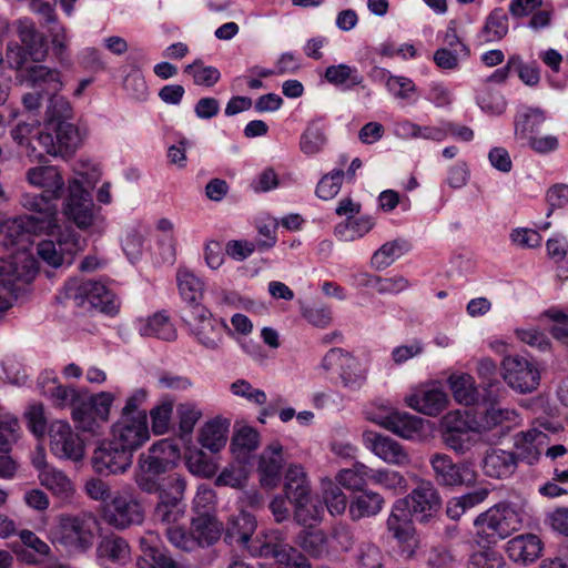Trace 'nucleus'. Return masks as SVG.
<instances>
[{"instance_id":"f257e3e1","label":"nucleus","mask_w":568,"mask_h":568,"mask_svg":"<svg viewBox=\"0 0 568 568\" xmlns=\"http://www.w3.org/2000/svg\"><path fill=\"white\" fill-rule=\"evenodd\" d=\"M52 195L47 193H23L20 204L33 214H24L13 220V225L23 233L47 234L50 239L37 245L39 257L52 267L70 265L74 255L83 250V241L70 229L61 230L58 224V206Z\"/></svg>"},{"instance_id":"f03ea898","label":"nucleus","mask_w":568,"mask_h":568,"mask_svg":"<svg viewBox=\"0 0 568 568\" xmlns=\"http://www.w3.org/2000/svg\"><path fill=\"white\" fill-rule=\"evenodd\" d=\"M74 173L79 178L69 181L63 213L79 229L85 230L94 221V203L89 189L98 183L101 172L92 163L79 161L74 168Z\"/></svg>"},{"instance_id":"7ed1b4c3","label":"nucleus","mask_w":568,"mask_h":568,"mask_svg":"<svg viewBox=\"0 0 568 568\" xmlns=\"http://www.w3.org/2000/svg\"><path fill=\"white\" fill-rule=\"evenodd\" d=\"M99 530V518L91 511L61 514L51 528L50 538L53 545L68 552L84 554L92 548Z\"/></svg>"},{"instance_id":"20e7f679","label":"nucleus","mask_w":568,"mask_h":568,"mask_svg":"<svg viewBox=\"0 0 568 568\" xmlns=\"http://www.w3.org/2000/svg\"><path fill=\"white\" fill-rule=\"evenodd\" d=\"M223 526L216 517L201 514L193 517L190 528L172 526L166 528V538L172 546L186 552L216 544L222 535Z\"/></svg>"},{"instance_id":"39448f33","label":"nucleus","mask_w":568,"mask_h":568,"mask_svg":"<svg viewBox=\"0 0 568 568\" xmlns=\"http://www.w3.org/2000/svg\"><path fill=\"white\" fill-rule=\"evenodd\" d=\"M521 514L510 504L499 503L474 520L478 544L494 545L521 528Z\"/></svg>"},{"instance_id":"423d86ee","label":"nucleus","mask_w":568,"mask_h":568,"mask_svg":"<svg viewBox=\"0 0 568 568\" xmlns=\"http://www.w3.org/2000/svg\"><path fill=\"white\" fill-rule=\"evenodd\" d=\"M81 143L78 128L69 121H59L51 132H38L32 142L28 143L27 155L31 160L42 161L43 152L52 156L68 158L75 152Z\"/></svg>"},{"instance_id":"0eeeda50","label":"nucleus","mask_w":568,"mask_h":568,"mask_svg":"<svg viewBox=\"0 0 568 568\" xmlns=\"http://www.w3.org/2000/svg\"><path fill=\"white\" fill-rule=\"evenodd\" d=\"M16 31L21 41L10 42L7 47L6 60L10 68L21 69L30 59L33 62H41L48 54L47 40L40 33L31 19L22 18L16 21Z\"/></svg>"},{"instance_id":"6e6552de","label":"nucleus","mask_w":568,"mask_h":568,"mask_svg":"<svg viewBox=\"0 0 568 568\" xmlns=\"http://www.w3.org/2000/svg\"><path fill=\"white\" fill-rule=\"evenodd\" d=\"M67 298L77 306L95 308L101 313L115 314L119 302L115 294L100 281L73 278L64 286Z\"/></svg>"},{"instance_id":"1a4fd4ad","label":"nucleus","mask_w":568,"mask_h":568,"mask_svg":"<svg viewBox=\"0 0 568 568\" xmlns=\"http://www.w3.org/2000/svg\"><path fill=\"white\" fill-rule=\"evenodd\" d=\"M186 481L181 475L173 473L166 476V483L158 495L153 518L155 521L166 525L168 528L176 526L185 515Z\"/></svg>"},{"instance_id":"9d476101","label":"nucleus","mask_w":568,"mask_h":568,"mask_svg":"<svg viewBox=\"0 0 568 568\" xmlns=\"http://www.w3.org/2000/svg\"><path fill=\"white\" fill-rule=\"evenodd\" d=\"M113 400L114 397L109 392L95 395L85 392L71 413L77 427L82 432L99 435L102 425L109 419Z\"/></svg>"},{"instance_id":"9b49d317","label":"nucleus","mask_w":568,"mask_h":568,"mask_svg":"<svg viewBox=\"0 0 568 568\" xmlns=\"http://www.w3.org/2000/svg\"><path fill=\"white\" fill-rule=\"evenodd\" d=\"M498 397L499 394H491V390L485 395L484 399L489 402L490 406L476 412L470 419H466L469 430L481 435L495 430V435L501 436L517 425V412L499 406Z\"/></svg>"},{"instance_id":"f8f14e48","label":"nucleus","mask_w":568,"mask_h":568,"mask_svg":"<svg viewBox=\"0 0 568 568\" xmlns=\"http://www.w3.org/2000/svg\"><path fill=\"white\" fill-rule=\"evenodd\" d=\"M190 333L207 349H217L225 329L224 321L216 318L202 304H195L183 317Z\"/></svg>"},{"instance_id":"ddd939ff","label":"nucleus","mask_w":568,"mask_h":568,"mask_svg":"<svg viewBox=\"0 0 568 568\" xmlns=\"http://www.w3.org/2000/svg\"><path fill=\"white\" fill-rule=\"evenodd\" d=\"M103 518L110 526L125 529L140 525L144 519V511L141 503L131 493H116L104 506Z\"/></svg>"},{"instance_id":"4468645a","label":"nucleus","mask_w":568,"mask_h":568,"mask_svg":"<svg viewBox=\"0 0 568 568\" xmlns=\"http://www.w3.org/2000/svg\"><path fill=\"white\" fill-rule=\"evenodd\" d=\"M50 449L61 459L79 462L83 458L85 446L83 439L65 420H54L48 428Z\"/></svg>"},{"instance_id":"2eb2a0df","label":"nucleus","mask_w":568,"mask_h":568,"mask_svg":"<svg viewBox=\"0 0 568 568\" xmlns=\"http://www.w3.org/2000/svg\"><path fill=\"white\" fill-rule=\"evenodd\" d=\"M150 438L146 415L120 417L112 426V442L131 454L143 446Z\"/></svg>"},{"instance_id":"dca6fc26","label":"nucleus","mask_w":568,"mask_h":568,"mask_svg":"<svg viewBox=\"0 0 568 568\" xmlns=\"http://www.w3.org/2000/svg\"><path fill=\"white\" fill-rule=\"evenodd\" d=\"M434 478L439 486L455 487L471 485L476 480L474 469L464 463L456 464L453 459L442 453H435L429 457Z\"/></svg>"},{"instance_id":"f3484780","label":"nucleus","mask_w":568,"mask_h":568,"mask_svg":"<svg viewBox=\"0 0 568 568\" xmlns=\"http://www.w3.org/2000/svg\"><path fill=\"white\" fill-rule=\"evenodd\" d=\"M410 513L406 509V503L397 500L387 518L388 532L397 540L402 554L410 558L418 547L415 528L412 525Z\"/></svg>"},{"instance_id":"a211bd4d","label":"nucleus","mask_w":568,"mask_h":568,"mask_svg":"<svg viewBox=\"0 0 568 568\" xmlns=\"http://www.w3.org/2000/svg\"><path fill=\"white\" fill-rule=\"evenodd\" d=\"M504 379L519 393H530L539 385L540 375L535 364L525 357L508 356L503 361Z\"/></svg>"},{"instance_id":"6ab92c4d","label":"nucleus","mask_w":568,"mask_h":568,"mask_svg":"<svg viewBox=\"0 0 568 568\" xmlns=\"http://www.w3.org/2000/svg\"><path fill=\"white\" fill-rule=\"evenodd\" d=\"M325 371L336 369L344 387L356 389L365 381L358 361L343 348H331L322 359Z\"/></svg>"},{"instance_id":"aec40b11","label":"nucleus","mask_w":568,"mask_h":568,"mask_svg":"<svg viewBox=\"0 0 568 568\" xmlns=\"http://www.w3.org/2000/svg\"><path fill=\"white\" fill-rule=\"evenodd\" d=\"M132 456L112 440L99 445L92 455L93 469L103 476L122 474L132 465Z\"/></svg>"},{"instance_id":"412c9836","label":"nucleus","mask_w":568,"mask_h":568,"mask_svg":"<svg viewBox=\"0 0 568 568\" xmlns=\"http://www.w3.org/2000/svg\"><path fill=\"white\" fill-rule=\"evenodd\" d=\"M374 422L409 440H419L426 437L429 430L428 420L406 412L392 410Z\"/></svg>"},{"instance_id":"4be33fe9","label":"nucleus","mask_w":568,"mask_h":568,"mask_svg":"<svg viewBox=\"0 0 568 568\" xmlns=\"http://www.w3.org/2000/svg\"><path fill=\"white\" fill-rule=\"evenodd\" d=\"M399 501L406 503V509L412 517L419 521H426L440 506V497L429 480H419L410 494Z\"/></svg>"},{"instance_id":"5701e85b","label":"nucleus","mask_w":568,"mask_h":568,"mask_svg":"<svg viewBox=\"0 0 568 568\" xmlns=\"http://www.w3.org/2000/svg\"><path fill=\"white\" fill-rule=\"evenodd\" d=\"M17 70L19 71L18 79L22 84L45 95L59 93L63 87L61 73L58 69L44 64H32Z\"/></svg>"},{"instance_id":"b1692460","label":"nucleus","mask_w":568,"mask_h":568,"mask_svg":"<svg viewBox=\"0 0 568 568\" xmlns=\"http://www.w3.org/2000/svg\"><path fill=\"white\" fill-rule=\"evenodd\" d=\"M284 449L280 442H271L261 453L257 464L260 483L263 487L273 489L282 479L284 466Z\"/></svg>"},{"instance_id":"393cba45","label":"nucleus","mask_w":568,"mask_h":568,"mask_svg":"<svg viewBox=\"0 0 568 568\" xmlns=\"http://www.w3.org/2000/svg\"><path fill=\"white\" fill-rule=\"evenodd\" d=\"M168 470L169 468L156 460V457L141 454L134 470V481L141 491L156 494L164 488L166 476L163 475Z\"/></svg>"},{"instance_id":"a878e982","label":"nucleus","mask_w":568,"mask_h":568,"mask_svg":"<svg viewBox=\"0 0 568 568\" xmlns=\"http://www.w3.org/2000/svg\"><path fill=\"white\" fill-rule=\"evenodd\" d=\"M363 437L367 448L384 462L397 466H404L409 463L407 452L395 439L374 432H366Z\"/></svg>"},{"instance_id":"bb28decb","label":"nucleus","mask_w":568,"mask_h":568,"mask_svg":"<svg viewBox=\"0 0 568 568\" xmlns=\"http://www.w3.org/2000/svg\"><path fill=\"white\" fill-rule=\"evenodd\" d=\"M256 527V518L252 514L242 510L227 519L224 529V540L229 545L243 546L248 550Z\"/></svg>"},{"instance_id":"cd10ccee","label":"nucleus","mask_w":568,"mask_h":568,"mask_svg":"<svg viewBox=\"0 0 568 568\" xmlns=\"http://www.w3.org/2000/svg\"><path fill=\"white\" fill-rule=\"evenodd\" d=\"M26 179L30 185L41 189L43 193L52 195L53 199H60L63 193L64 179L57 166L30 168L26 172Z\"/></svg>"},{"instance_id":"c85d7f7f","label":"nucleus","mask_w":568,"mask_h":568,"mask_svg":"<svg viewBox=\"0 0 568 568\" xmlns=\"http://www.w3.org/2000/svg\"><path fill=\"white\" fill-rule=\"evenodd\" d=\"M100 564L108 568L110 565L125 566L131 561V549L125 539L110 535L101 539L97 547Z\"/></svg>"},{"instance_id":"c756f323","label":"nucleus","mask_w":568,"mask_h":568,"mask_svg":"<svg viewBox=\"0 0 568 568\" xmlns=\"http://www.w3.org/2000/svg\"><path fill=\"white\" fill-rule=\"evenodd\" d=\"M141 557L138 559V568H179L176 561L161 549L154 532H148L140 539Z\"/></svg>"},{"instance_id":"7c9ffc66","label":"nucleus","mask_w":568,"mask_h":568,"mask_svg":"<svg viewBox=\"0 0 568 568\" xmlns=\"http://www.w3.org/2000/svg\"><path fill=\"white\" fill-rule=\"evenodd\" d=\"M541 550V540L534 534H523L511 538L506 548L509 558L523 565H529L538 559Z\"/></svg>"},{"instance_id":"2f4dec72","label":"nucleus","mask_w":568,"mask_h":568,"mask_svg":"<svg viewBox=\"0 0 568 568\" xmlns=\"http://www.w3.org/2000/svg\"><path fill=\"white\" fill-rule=\"evenodd\" d=\"M447 402V394L437 387L422 389L406 398L410 408L428 416H436L442 413Z\"/></svg>"},{"instance_id":"473e14b6","label":"nucleus","mask_w":568,"mask_h":568,"mask_svg":"<svg viewBox=\"0 0 568 568\" xmlns=\"http://www.w3.org/2000/svg\"><path fill=\"white\" fill-rule=\"evenodd\" d=\"M285 540L286 535L283 530L268 529L251 542L248 551L253 556L271 557L277 560V555L286 552V549L292 547Z\"/></svg>"},{"instance_id":"72a5a7b5","label":"nucleus","mask_w":568,"mask_h":568,"mask_svg":"<svg viewBox=\"0 0 568 568\" xmlns=\"http://www.w3.org/2000/svg\"><path fill=\"white\" fill-rule=\"evenodd\" d=\"M444 424L447 428L444 434L445 444L458 454H465L470 448V442L467 436V420L463 418L459 412L449 413L444 417Z\"/></svg>"},{"instance_id":"f704fd0d","label":"nucleus","mask_w":568,"mask_h":568,"mask_svg":"<svg viewBox=\"0 0 568 568\" xmlns=\"http://www.w3.org/2000/svg\"><path fill=\"white\" fill-rule=\"evenodd\" d=\"M546 120L545 111L540 108L521 105L515 115V135L518 140H527L537 134Z\"/></svg>"},{"instance_id":"c9c22d12","label":"nucleus","mask_w":568,"mask_h":568,"mask_svg":"<svg viewBox=\"0 0 568 568\" xmlns=\"http://www.w3.org/2000/svg\"><path fill=\"white\" fill-rule=\"evenodd\" d=\"M516 467L515 454L503 449L487 452L483 460V470L486 476L491 478L509 477Z\"/></svg>"},{"instance_id":"e433bc0d","label":"nucleus","mask_w":568,"mask_h":568,"mask_svg":"<svg viewBox=\"0 0 568 568\" xmlns=\"http://www.w3.org/2000/svg\"><path fill=\"white\" fill-rule=\"evenodd\" d=\"M136 327L141 336L156 337L168 342L176 338V329L164 312H159L148 318L139 320Z\"/></svg>"},{"instance_id":"4c0bfd02","label":"nucleus","mask_w":568,"mask_h":568,"mask_svg":"<svg viewBox=\"0 0 568 568\" xmlns=\"http://www.w3.org/2000/svg\"><path fill=\"white\" fill-rule=\"evenodd\" d=\"M230 420L223 417H215L204 424L200 434L202 447L212 453L220 452L227 442Z\"/></svg>"},{"instance_id":"58836bf2","label":"nucleus","mask_w":568,"mask_h":568,"mask_svg":"<svg viewBox=\"0 0 568 568\" xmlns=\"http://www.w3.org/2000/svg\"><path fill=\"white\" fill-rule=\"evenodd\" d=\"M547 436L536 428L523 433L516 440V463L523 460L529 465L536 463L540 456V446L545 444Z\"/></svg>"},{"instance_id":"ea45409f","label":"nucleus","mask_w":568,"mask_h":568,"mask_svg":"<svg viewBox=\"0 0 568 568\" xmlns=\"http://www.w3.org/2000/svg\"><path fill=\"white\" fill-rule=\"evenodd\" d=\"M39 480L42 486L62 500L69 499L74 493V485L71 479L62 470L54 467H44L39 473Z\"/></svg>"},{"instance_id":"a19ab883","label":"nucleus","mask_w":568,"mask_h":568,"mask_svg":"<svg viewBox=\"0 0 568 568\" xmlns=\"http://www.w3.org/2000/svg\"><path fill=\"white\" fill-rule=\"evenodd\" d=\"M290 501L294 506L293 518L296 524L311 527L322 519L323 507L312 501L310 493H300V496L291 498Z\"/></svg>"},{"instance_id":"79ce46f5","label":"nucleus","mask_w":568,"mask_h":568,"mask_svg":"<svg viewBox=\"0 0 568 568\" xmlns=\"http://www.w3.org/2000/svg\"><path fill=\"white\" fill-rule=\"evenodd\" d=\"M324 78L328 83L343 88L344 90H351L354 87L361 85L364 81L363 75L356 67L345 63L327 67Z\"/></svg>"},{"instance_id":"37998d69","label":"nucleus","mask_w":568,"mask_h":568,"mask_svg":"<svg viewBox=\"0 0 568 568\" xmlns=\"http://www.w3.org/2000/svg\"><path fill=\"white\" fill-rule=\"evenodd\" d=\"M384 505V498L374 491H363L349 504L348 513L352 520H361L377 515Z\"/></svg>"},{"instance_id":"c03bdc74","label":"nucleus","mask_w":568,"mask_h":568,"mask_svg":"<svg viewBox=\"0 0 568 568\" xmlns=\"http://www.w3.org/2000/svg\"><path fill=\"white\" fill-rule=\"evenodd\" d=\"M176 282L181 297L192 308L203 296L204 284L200 277L187 268H179Z\"/></svg>"},{"instance_id":"a18cd8bd","label":"nucleus","mask_w":568,"mask_h":568,"mask_svg":"<svg viewBox=\"0 0 568 568\" xmlns=\"http://www.w3.org/2000/svg\"><path fill=\"white\" fill-rule=\"evenodd\" d=\"M295 542L311 557L321 558L327 554V537L321 529L301 530Z\"/></svg>"},{"instance_id":"49530a36","label":"nucleus","mask_w":568,"mask_h":568,"mask_svg":"<svg viewBox=\"0 0 568 568\" xmlns=\"http://www.w3.org/2000/svg\"><path fill=\"white\" fill-rule=\"evenodd\" d=\"M507 32L508 17L501 8H496L486 18L480 37L485 42H496L501 40Z\"/></svg>"},{"instance_id":"de8ad7c7","label":"nucleus","mask_w":568,"mask_h":568,"mask_svg":"<svg viewBox=\"0 0 568 568\" xmlns=\"http://www.w3.org/2000/svg\"><path fill=\"white\" fill-rule=\"evenodd\" d=\"M374 226V221L369 216H362L355 220L348 219L335 226V235L344 242H353L363 237Z\"/></svg>"},{"instance_id":"09e8293b","label":"nucleus","mask_w":568,"mask_h":568,"mask_svg":"<svg viewBox=\"0 0 568 568\" xmlns=\"http://www.w3.org/2000/svg\"><path fill=\"white\" fill-rule=\"evenodd\" d=\"M385 561L382 549L369 541L359 544L354 555L355 568H384Z\"/></svg>"},{"instance_id":"8fccbe9b","label":"nucleus","mask_w":568,"mask_h":568,"mask_svg":"<svg viewBox=\"0 0 568 568\" xmlns=\"http://www.w3.org/2000/svg\"><path fill=\"white\" fill-rule=\"evenodd\" d=\"M449 387L455 399L463 405H471L477 400V389L471 376L467 374H453L448 378Z\"/></svg>"},{"instance_id":"3c124183","label":"nucleus","mask_w":568,"mask_h":568,"mask_svg":"<svg viewBox=\"0 0 568 568\" xmlns=\"http://www.w3.org/2000/svg\"><path fill=\"white\" fill-rule=\"evenodd\" d=\"M336 480L351 490H363L367 480H371V468L362 463H355L353 468L342 469Z\"/></svg>"},{"instance_id":"603ef678","label":"nucleus","mask_w":568,"mask_h":568,"mask_svg":"<svg viewBox=\"0 0 568 568\" xmlns=\"http://www.w3.org/2000/svg\"><path fill=\"white\" fill-rule=\"evenodd\" d=\"M284 491L290 499L300 496V493H311L306 473L301 465L288 466L285 473Z\"/></svg>"},{"instance_id":"864d4df0","label":"nucleus","mask_w":568,"mask_h":568,"mask_svg":"<svg viewBox=\"0 0 568 568\" xmlns=\"http://www.w3.org/2000/svg\"><path fill=\"white\" fill-rule=\"evenodd\" d=\"M185 466L193 475L212 477L217 471L216 464L200 449H192L185 455Z\"/></svg>"},{"instance_id":"5fc2aeb1","label":"nucleus","mask_w":568,"mask_h":568,"mask_svg":"<svg viewBox=\"0 0 568 568\" xmlns=\"http://www.w3.org/2000/svg\"><path fill=\"white\" fill-rule=\"evenodd\" d=\"M326 143L324 129L317 123H310L300 139V149L306 155L322 151Z\"/></svg>"},{"instance_id":"6e6d98bb","label":"nucleus","mask_w":568,"mask_h":568,"mask_svg":"<svg viewBox=\"0 0 568 568\" xmlns=\"http://www.w3.org/2000/svg\"><path fill=\"white\" fill-rule=\"evenodd\" d=\"M144 455L156 457V460L170 469L180 457V449L173 439L164 438L154 443Z\"/></svg>"},{"instance_id":"4d7b16f0","label":"nucleus","mask_w":568,"mask_h":568,"mask_svg":"<svg viewBox=\"0 0 568 568\" xmlns=\"http://www.w3.org/2000/svg\"><path fill=\"white\" fill-rule=\"evenodd\" d=\"M184 72L190 74L197 85L213 87L221 78V73L215 67H205L201 60L187 64Z\"/></svg>"},{"instance_id":"13d9d810","label":"nucleus","mask_w":568,"mask_h":568,"mask_svg":"<svg viewBox=\"0 0 568 568\" xmlns=\"http://www.w3.org/2000/svg\"><path fill=\"white\" fill-rule=\"evenodd\" d=\"M470 55L469 48L459 47V51L439 48L434 53L435 64L443 70H457L460 61L467 60Z\"/></svg>"},{"instance_id":"bf43d9fd","label":"nucleus","mask_w":568,"mask_h":568,"mask_svg":"<svg viewBox=\"0 0 568 568\" xmlns=\"http://www.w3.org/2000/svg\"><path fill=\"white\" fill-rule=\"evenodd\" d=\"M403 243L392 241L383 244L372 256L371 265L377 271L385 270L402 254Z\"/></svg>"},{"instance_id":"052dcab7","label":"nucleus","mask_w":568,"mask_h":568,"mask_svg":"<svg viewBox=\"0 0 568 568\" xmlns=\"http://www.w3.org/2000/svg\"><path fill=\"white\" fill-rule=\"evenodd\" d=\"M85 390L77 389L72 386L54 385L50 389V398L57 407H71L74 409Z\"/></svg>"},{"instance_id":"680f3d73","label":"nucleus","mask_w":568,"mask_h":568,"mask_svg":"<svg viewBox=\"0 0 568 568\" xmlns=\"http://www.w3.org/2000/svg\"><path fill=\"white\" fill-rule=\"evenodd\" d=\"M19 430L18 418L9 413L0 414V452L8 453L17 440Z\"/></svg>"},{"instance_id":"e2e57ef3","label":"nucleus","mask_w":568,"mask_h":568,"mask_svg":"<svg viewBox=\"0 0 568 568\" xmlns=\"http://www.w3.org/2000/svg\"><path fill=\"white\" fill-rule=\"evenodd\" d=\"M323 498L328 511L332 515H341L347 506V498L336 484L328 481L323 488Z\"/></svg>"},{"instance_id":"0e129e2a","label":"nucleus","mask_w":568,"mask_h":568,"mask_svg":"<svg viewBox=\"0 0 568 568\" xmlns=\"http://www.w3.org/2000/svg\"><path fill=\"white\" fill-rule=\"evenodd\" d=\"M344 172L342 169L333 170L324 175L317 184L316 194L322 200H331L335 197L342 186Z\"/></svg>"},{"instance_id":"69168bd1","label":"nucleus","mask_w":568,"mask_h":568,"mask_svg":"<svg viewBox=\"0 0 568 568\" xmlns=\"http://www.w3.org/2000/svg\"><path fill=\"white\" fill-rule=\"evenodd\" d=\"M503 566L501 554L489 547L473 552L468 560V568H501Z\"/></svg>"},{"instance_id":"338daca9","label":"nucleus","mask_w":568,"mask_h":568,"mask_svg":"<svg viewBox=\"0 0 568 568\" xmlns=\"http://www.w3.org/2000/svg\"><path fill=\"white\" fill-rule=\"evenodd\" d=\"M47 116L50 122L68 121L72 116V106L63 95L52 93L49 95Z\"/></svg>"},{"instance_id":"774afa93","label":"nucleus","mask_w":568,"mask_h":568,"mask_svg":"<svg viewBox=\"0 0 568 568\" xmlns=\"http://www.w3.org/2000/svg\"><path fill=\"white\" fill-rule=\"evenodd\" d=\"M125 91L136 100H145L148 97V85L141 73L136 68H132L123 81Z\"/></svg>"}]
</instances>
